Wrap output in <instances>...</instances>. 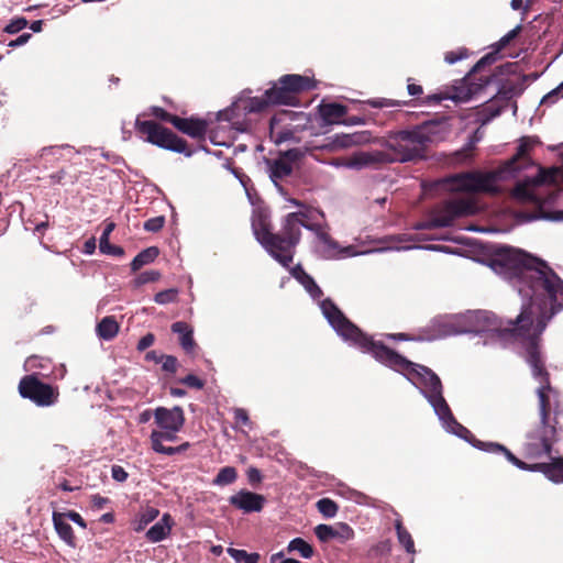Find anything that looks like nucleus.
Here are the masks:
<instances>
[{"label": "nucleus", "mask_w": 563, "mask_h": 563, "mask_svg": "<svg viewBox=\"0 0 563 563\" xmlns=\"http://www.w3.org/2000/svg\"><path fill=\"white\" fill-rule=\"evenodd\" d=\"M174 128L192 139L202 140L205 139L208 130V122L205 119L196 117H178L177 120H175Z\"/></svg>", "instance_id": "nucleus-18"}, {"label": "nucleus", "mask_w": 563, "mask_h": 563, "mask_svg": "<svg viewBox=\"0 0 563 563\" xmlns=\"http://www.w3.org/2000/svg\"><path fill=\"white\" fill-rule=\"evenodd\" d=\"M269 561H271V563H300L296 559H291V558L284 559V553L283 552H278V553L273 554L271 556Z\"/></svg>", "instance_id": "nucleus-61"}, {"label": "nucleus", "mask_w": 563, "mask_h": 563, "mask_svg": "<svg viewBox=\"0 0 563 563\" xmlns=\"http://www.w3.org/2000/svg\"><path fill=\"white\" fill-rule=\"evenodd\" d=\"M547 180V172L543 168L539 169L538 176H536L533 179L529 181L518 183L516 187L514 188V197L522 200V201H534L536 196L533 194V190L531 188L532 185H542Z\"/></svg>", "instance_id": "nucleus-21"}, {"label": "nucleus", "mask_w": 563, "mask_h": 563, "mask_svg": "<svg viewBox=\"0 0 563 563\" xmlns=\"http://www.w3.org/2000/svg\"><path fill=\"white\" fill-rule=\"evenodd\" d=\"M109 503V498L102 497L99 494L91 496V507L100 510Z\"/></svg>", "instance_id": "nucleus-59"}, {"label": "nucleus", "mask_w": 563, "mask_h": 563, "mask_svg": "<svg viewBox=\"0 0 563 563\" xmlns=\"http://www.w3.org/2000/svg\"><path fill=\"white\" fill-rule=\"evenodd\" d=\"M563 97V81L542 99V103L551 104L554 103L559 98Z\"/></svg>", "instance_id": "nucleus-53"}, {"label": "nucleus", "mask_w": 563, "mask_h": 563, "mask_svg": "<svg viewBox=\"0 0 563 563\" xmlns=\"http://www.w3.org/2000/svg\"><path fill=\"white\" fill-rule=\"evenodd\" d=\"M238 478V472L233 466L222 467L213 479V484L225 486L234 483Z\"/></svg>", "instance_id": "nucleus-35"}, {"label": "nucleus", "mask_w": 563, "mask_h": 563, "mask_svg": "<svg viewBox=\"0 0 563 563\" xmlns=\"http://www.w3.org/2000/svg\"><path fill=\"white\" fill-rule=\"evenodd\" d=\"M159 515V511L157 508L154 507H146L142 512H140L137 520H136V527L134 528L135 531H142L145 529V527L154 521Z\"/></svg>", "instance_id": "nucleus-36"}, {"label": "nucleus", "mask_w": 563, "mask_h": 563, "mask_svg": "<svg viewBox=\"0 0 563 563\" xmlns=\"http://www.w3.org/2000/svg\"><path fill=\"white\" fill-rule=\"evenodd\" d=\"M477 212L476 203L470 198H456L435 206L429 217L416 225L418 230H431L446 228L453 224L454 220L462 217L473 216Z\"/></svg>", "instance_id": "nucleus-9"}, {"label": "nucleus", "mask_w": 563, "mask_h": 563, "mask_svg": "<svg viewBox=\"0 0 563 563\" xmlns=\"http://www.w3.org/2000/svg\"><path fill=\"white\" fill-rule=\"evenodd\" d=\"M289 272L313 299H319L323 296L321 288L300 264L291 267Z\"/></svg>", "instance_id": "nucleus-20"}, {"label": "nucleus", "mask_w": 563, "mask_h": 563, "mask_svg": "<svg viewBox=\"0 0 563 563\" xmlns=\"http://www.w3.org/2000/svg\"><path fill=\"white\" fill-rule=\"evenodd\" d=\"M267 165L269 167V177L276 185L292 173V165L282 156L276 159H268Z\"/></svg>", "instance_id": "nucleus-26"}, {"label": "nucleus", "mask_w": 563, "mask_h": 563, "mask_svg": "<svg viewBox=\"0 0 563 563\" xmlns=\"http://www.w3.org/2000/svg\"><path fill=\"white\" fill-rule=\"evenodd\" d=\"M288 552H298L302 558L310 559L314 554L313 547L302 538L292 539L287 547Z\"/></svg>", "instance_id": "nucleus-33"}, {"label": "nucleus", "mask_w": 563, "mask_h": 563, "mask_svg": "<svg viewBox=\"0 0 563 563\" xmlns=\"http://www.w3.org/2000/svg\"><path fill=\"white\" fill-rule=\"evenodd\" d=\"M112 478L117 482L123 483L128 479V473L120 465H113L111 468Z\"/></svg>", "instance_id": "nucleus-56"}, {"label": "nucleus", "mask_w": 563, "mask_h": 563, "mask_svg": "<svg viewBox=\"0 0 563 563\" xmlns=\"http://www.w3.org/2000/svg\"><path fill=\"white\" fill-rule=\"evenodd\" d=\"M499 178H501V172L498 170L467 172L453 176L452 183L456 191L496 194L498 191L496 181Z\"/></svg>", "instance_id": "nucleus-13"}, {"label": "nucleus", "mask_w": 563, "mask_h": 563, "mask_svg": "<svg viewBox=\"0 0 563 563\" xmlns=\"http://www.w3.org/2000/svg\"><path fill=\"white\" fill-rule=\"evenodd\" d=\"M65 517L70 519L73 522H75L76 525H78L81 528L87 527L84 518L78 512H76L74 510H69L67 514H65Z\"/></svg>", "instance_id": "nucleus-60"}, {"label": "nucleus", "mask_w": 563, "mask_h": 563, "mask_svg": "<svg viewBox=\"0 0 563 563\" xmlns=\"http://www.w3.org/2000/svg\"><path fill=\"white\" fill-rule=\"evenodd\" d=\"M483 139L481 129H476L468 137L467 143L459 151L453 153L456 163H465L472 159L476 144Z\"/></svg>", "instance_id": "nucleus-28"}, {"label": "nucleus", "mask_w": 563, "mask_h": 563, "mask_svg": "<svg viewBox=\"0 0 563 563\" xmlns=\"http://www.w3.org/2000/svg\"><path fill=\"white\" fill-rule=\"evenodd\" d=\"M174 526V519L169 514H164L159 521L152 526L147 532L146 538L148 541L155 543L164 540L170 532Z\"/></svg>", "instance_id": "nucleus-24"}, {"label": "nucleus", "mask_w": 563, "mask_h": 563, "mask_svg": "<svg viewBox=\"0 0 563 563\" xmlns=\"http://www.w3.org/2000/svg\"><path fill=\"white\" fill-rule=\"evenodd\" d=\"M389 161V153L383 151L375 152H360L354 154L350 161L347 166L353 168H364L367 166H375L379 164H387Z\"/></svg>", "instance_id": "nucleus-19"}, {"label": "nucleus", "mask_w": 563, "mask_h": 563, "mask_svg": "<svg viewBox=\"0 0 563 563\" xmlns=\"http://www.w3.org/2000/svg\"><path fill=\"white\" fill-rule=\"evenodd\" d=\"M246 475H247L249 483L252 486L258 485L263 479L261 471L256 467H250L246 472Z\"/></svg>", "instance_id": "nucleus-54"}, {"label": "nucleus", "mask_w": 563, "mask_h": 563, "mask_svg": "<svg viewBox=\"0 0 563 563\" xmlns=\"http://www.w3.org/2000/svg\"><path fill=\"white\" fill-rule=\"evenodd\" d=\"M22 398L29 399L38 407H51L58 401L59 390L49 384L43 383L35 374L23 376L18 386Z\"/></svg>", "instance_id": "nucleus-12"}, {"label": "nucleus", "mask_w": 563, "mask_h": 563, "mask_svg": "<svg viewBox=\"0 0 563 563\" xmlns=\"http://www.w3.org/2000/svg\"><path fill=\"white\" fill-rule=\"evenodd\" d=\"M335 534H336L335 539H338V540H340V542L344 543L354 538V530L347 523L341 522L335 528Z\"/></svg>", "instance_id": "nucleus-46"}, {"label": "nucleus", "mask_w": 563, "mask_h": 563, "mask_svg": "<svg viewBox=\"0 0 563 563\" xmlns=\"http://www.w3.org/2000/svg\"><path fill=\"white\" fill-rule=\"evenodd\" d=\"M164 224H165V217L164 216H158V217H154V218H151L148 220H146L144 222V230L147 231V232H158L161 231L163 228H164Z\"/></svg>", "instance_id": "nucleus-47"}, {"label": "nucleus", "mask_w": 563, "mask_h": 563, "mask_svg": "<svg viewBox=\"0 0 563 563\" xmlns=\"http://www.w3.org/2000/svg\"><path fill=\"white\" fill-rule=\"evenodd\" d=\"M227 553L236 562V563H258L260 554L247 553L245 550H239L234 548H228Z\"/></svg>", "instance_id": "nucleus-34"}, {"label": "nucleus", "mask_w": 563, "mask_h": 563, "mask_svg": "<svg viewBox=\"0 0 563 563\" xmlns=\"http://www.w3.org/2000/svg\"><path fill=\"white\" fill-rule=\"evenodd\" d=\"M307 218L305 212H290L283 219L280 231L275 233L272 232L268 216L258 211L252 218V229L266 252L282 266L289 268L301 239V225H305Z\"/></svg>", "instance_id": "nucleus-3"}, {"label": "nucleus", "mask_w": 563, "mask_h": 563, "mask_svg": "<svg viewBox=\"0 0 563 563\" xmlns=\"http://www.w3.org/2000/svg\"><path fill=\"white\" fill-rule=\"evenodd\" d=\"M316 507L324 518L335 517L339 510L338 504L327 497L319 499L316 504Z\"/></svg>", "instance_id": "nucleus-37"}, {"label": "nucleus", "mask_w": 563, "mask_h": 563, "mask_svg": "<svg viewBox=\"0 0 563 563\" xmlns=\"http://www.w3.org/2000/svg\"><path fill=\"white\" fill-rule=\"evenodd\" d=\"M155 423L164 430L179 431L185 423L184 410L179 406L172 409L158 407L154 411Z\"/></svg>", "instance_id": "nucleus-14"}, {"label": "nucleus", "mask_w": 563, "mask_h": 563, "mask_svg": "<svg viewBox=\"0 0 563 563\" xmlns=\"http://www.w3.org/2000/svg\"><path fill=\"white\" fill-rule=\"evenodd\" d=\"M528 297L531 301H539L538 312L530 302L506 327L494 313L487 311L479 312L477 320L483 322V330L496 331L500 339L520 343L532 376L540 383L537 389L539 422L527 432L522 444L523 457L531 462L520 460L505 445L496 442L475 440L473 444L490 453H503L519 470L542 473L549 481L560 484L563 483V457L552 456V452L554 443L563 433L560 420L563 418V407L558 391L551 386L550 374L544 365L541 335L551 319L563 309V295L553 290L550 294L544 291L539 297L532 294Z\"/></svg>", "instance_id": "nucleus-1"}, {"label": "nucleus", "mask_w": 563, "mask_h": 563, "mask_svg": "<svg viewBox=\"0 0 563 563\" xmlns=\"http://www.w3.org/2000/svg\"><path fill=\"white\" fill-rule=\"evenodd\" d=\"M159 251L156 246L147 247L141 251L131 262L132 272L140 271L144 265L151 264L158 256Z\"/></svg>", "instance_id": "nucleus-30"}, {"label": "nucleus", "mask_w": 563, "mask_h": 563, "mask_svg": "<svg viewBox=\"0 0 563 563\" xmlns=\"http://www.w3.org/2000/svg\"><path fill=\"white\" fill-rule=\"evenodd\" d=\"M265 497L263 495L242 489L229 498L230 505L245 514L258 512L264 508Z\"/></svg>", "instance_id": "nucleus-16"}, {"label": "nucleus", "mask_w": 563, "mask_h": 563, "mask_svg": "<svg viewBox=\"0 0 563 563\" xmlns=\"http://www.w3.org/2000/svg\"><path fill=\"white\" fill-rule=\"evenodd\" d=\"M532 147V141L529 137H522L517 153L508 159L498 172H501V175L511 174L529 166L531 164L529 152Z\"/></svg>", "instance_id": "nucleus-17"}, {"label": "nucleus", "mask_w": 563, "mask_h": 563, "mask_svg": "<svg viewBox=\"0 0 563 563\" xmlns=\"http://www.w3.org/2000/svg\"><path fill=\"white\" fill-rule=\"evenodd\" d=\"M391 547H393V544L389 539L382 540V541L377 542L376 544H374L369 549L368 556L369 558H379V556L388 555L391 551Z\"/></svg>", "instance_id": "nucleus-39"}, {"label": "nucleus", "mask_w": 563, "mask_h": 563, "mask_svg": "<svg viewBox=\"0 0 563 563\" xmlns=\"http://www.w3.org/2000/svg\"><path fill=\"white\" fill-rule=\"evenodd\" d=\"M119 332V324L114 317H104L97 325V333L103 340H112Z\"/></svg>", "instance_id": "nucleus-29"}, {"label": "nucleus", "mask_w": 563, "mask_h": 563, "mask_svg": "<svg viewBox=\"0 0 563 563\" xmlns=\"http://www.w3.org/2000/svg\"><path fill=\"white\" fill-rule=\"evenodd\" d=\"M234 420L236 423H240L242 426H246L250 423L249 413L243 408H235L234 409Z\"/></svg>", "instance_id": "nucleus-57"}, {"label": "nucleus", "mask_w": 563, "mask_h": 563, "mask_svg": "<svg viewBox=\"0 0 563 563\" xmlns=\"http://www.w3.org/2000/svg\"><path fill=\"white\" fill-rule=\"evenodd\" d=\"M177 298H178V289L169 288V289L158 291L154 297V301L158 305H166V303L177 301Z\"/></svg>", "instance_id": "nucleus-43"}, {"label": "nucleus", "mask_w": 563, "mask_h": 563, "mask_svg": "<svg viewBox=\"0 0 563 563\" xmlns=\"http://www.w3.org/2000/svg\"><path fill=\"white\" fill-rule=\"evenodd\" d=\"M375 360L421 385L428 400L443 393L441 379L431 368L407 360L387 345L379 347Z\"/></svg>", "instance_id": "nucleus-6"}, {"label": "nucleus", "mask_w": 563, "mask_h": 563, "mask_svg": "<svg viewBox=\"0 0 563 563\" xmlns=\"http://www.w3.org/2000/svg\"><path fill=\"white\" fill-rule=\"evenodd\" d=\"M428 401L432 405L435 413L439 416V418L441 420H443L445 423L452 422L453 424L456 426V428L459 430L470 433V431L465 427H463L455 420L448 402L445 401V399L443 397V393L440 394L439 396H435V397L429 399Z\"/></svg>", "instance_id": "nucleus-23"}, {"label": "nucleus", "mask_w": 563, "mask_h": 563, "mask_svg": "<svg viewBox=\"0 0 563 563\" xmlns=\"http://www.w3.org/2000/svg\"><path fill=\"white\" fill-rule=\"evenodd\" d=\"M152 449L156 453L165 454V455H174L176 453H179V449L177 446H165L163 443L152 444Z\"/></svg>", "instance_id": "nucleus-55"}, {"label": "nucleus", "mask_w": 563, "mask_h": 563, "mask_svg": "<svg viewBox=\"0 0 563 563\" xmlns=\"http://www.w3.org/2000/svg\"><path fill=\"white\" fill-rule=\"evenodd\" d=\"M365 103L371 106L372 108L382 109V108L408 106L409 101L394 100V99H387V98H375V99H369V100L365 101Z\"/></svg>", "instance_id": "nucleus-38"}, {"label": "nucleus", "mask_w": 563, "mask_h": 563, "mask_svg": "<svg viewBox=\"0 0 563 563\" xmlns=\"http://www.w3.org/2000/svg\"><path fill=\"white\" fill-rule=\"evenodd\" d=\"M179 382L190 388H196V389H202L205 386V382L194 374H188L187 376L181 378Z\"/></svg>", "instance_id": "nucleus-51"}, {"label": "nucleus", "mask_w": 563, "mask_h": 563, "mask_svg": "<svg viewBox=\"0 0 563 563\" xmlns=\"http://www.w3.org/2000/svg\"><path fill=\"white\" fill-rule=\"evenodd\" d=\"M305 228H307L308 230H312V231H316L317 232V235L319 238V240L327 246H329L330 249L332 250H336L338 247V243L331 238V235L329 233H327L325 231H323L320 225L318 224H307L305 222Z\"/></svg>", "instance_id": "nucleus-40"}, {"label": "nucleus", "mask_w": 563, "mask_h": 563, "mask_svg": "<svg viewBox=\"0 0 563 563\" xmlns=\"http://www.w3.org/2000/svg\"><path fill=\"white\" fill-rule=\"evenodd\" d=\"M154 341H155V335L153 333L145 334L137 342V350L140 352L145 351L147 347L153 345Z\"/></svg>", "instance_id": "nucleus-58"}, {"label": "nucleus", "mask_w": 563, "mask_h": 563, "mask_svg": "<svg viewBox=\"0 0 563 563\" xmlns=\"http://www.w3.org/2000/svg\"><path fill=\"white\" fill-rule=\"evenodd\" d=\"M27 25V20L23 16L12 19L10 23L4 27V32L9 34H15L22 31Z\"/></svg>", "instance_id": "nucleus-48"}, {"label": "nucleus", "mask_w": 563, "mask_h": 563, "mask_svg": "<svg viewBox=\"0 0 563 563\" xmlns=\"http://www.w3.org/2000/svg\"><path fill=\"white\" fill-rule=\"evenodd\" d=\"M314 534L321 542H329L336 538L335 528L329 525H318L314 528Z\"/></svg>", "instance_id": "nucleus-42"}, {"label": "nucleus", "mask_w": 563, "mask_h": 563, "mask_svg": "<svg viewBox=\"0 0 563 563\" xmlns=\"http://www.w3.org/2000/svg\"><path fill=\"white\" fill-rule=\"evenodd\" d=\"M395 529L397 533L398 542L405 548L409 554H415V542L410 532L404 527L401 519H396Z\"/></svg>", "instance_id": "nucleus-31"}, {"label": "nucleus", "mask_w": 563, "mask_h": 563, "mask_svg": "<svg viewBox=\"0 0 563 563\" xmlns=\"http://www.w3.org/2000/svg\"><path fill=\"white\" fill-rule=\"evenodd\" d=\"M161 273L158 271H145L136 276L134 279V284L136 287L147 284V283H154L157 282L161 278Z\"/></svg>", "instance_id": "nucleus-45"}, {"label": "nucleus", "mask_w": 563, "mask_h": 563, "mask_svg": "<svg viewBox=\"0 0 563 563\" xmlns=\"http://www.w3.org/2000/svg\"><path fill=\"white\" fill-rule=\"evenodd\" d=\"M440 125L437 121H427L412 129L390 133L386 141V148L390 152L388 163H407L424 158L428 144L439 134Z\"/></svg>", "instance_id": "nucleus-4"}, {"label": "nucleus", "mask_w": 563, "mask_h": 563, "mask_svg": "<svg viewBox=\"0 0 563 563\" xmlns=\"http://www.w3.org/2000/svg\"><path fill=\"white\" fill-rule=\"evenodd\" d=\"M272 106L266 92L261 97L242 95L233 103V111L239 115L260 114Z\"/></svg>", "instance_id": "nucleus-15"}, {"label": "nucleus", "mask_w": 563, "mask_h": 563, "mask_svg": "<svg viewBox=\"0 0 563 563\" xmlns=\"http://www.w3.org/2000/svg\"><path fill=\"white\" fill-rule=\"evenodd\" d=\"M303 155L305 152H302L300 148H290L280 153L279 156L287 159L292 165V163L300 161Z\"/></svg>", "instance_id": "nucleus-52"}, {"label": "nucleus", "mask_w": 563, "mask_h": 563, "mask_svg": "<svg viewBox=\"0 0 563 563\" xmlns=\"http://www.w3.org/2000/svg\"><path fill=\"white\" fill-rule=\"evenodd\" d=\"M32 37V35L30 33H23L22 35H20L18 38L15 40H12L8 46L10 47H16V46H21V45H24L25 43L29 42V40Z\"/></svg>", "instance_id": "nucleus-63"}, {"label": "nucleus", "mask_w": 563, "mask_h": 563, "mask_svg": "<svg viewBox=\"0 0 563 563\" xmlns=\"http://www.w3.org/2000/svg\"><path fill=\"white\" fill-rule=\"evenodd\" d=\"M150 114L159 121L170 123L173 126L175 125V120L178 118V115L172 114L165 109L156 106L150 108Z\"/></svg>", "instance_id": "nucleus-44"}, {"label": "nucleus", "mask_w": 563, "mask_h": 563, "mask_svg": "<svg viewBox=\"0 0 563 563\" xmlns=\"http://www.w3.org/2000/svg\"><path fill=\"white\" fill-rule=\"evenodd\" d=\"M178 431L174 430H153L151 433V444L163 443V441H175Z\"/></svg>", "instance_id": "nucleus-41"}, {"label": "nucleus", "mask_w": 563, "mask_h": 563, "mask_svg": "<svg viewBox=\"0 0 563 563\" xmlns=\"http://www.w3.org/2000/svg\"><path fill=\"white\" fill-rule=\"evenodd\" d=\"M66 176V172L64 169H59L56 173H53L48 176L49 185H59L63 183Z\"/></svg>", "instance_id": "nucleus-62"}, {"label": "nucleus", "mask_w": 563, "mask_h": 563, "mask_svg": "<svg viewBox=\"0 0 563 563\" xmlns=\"http://www.w3.org/2000/svg\"><path fill=\"white\" fill-rule=\"evenodd\" d=\"M174 333L179 335V344L186 353H192L197 347V344L194 340V330L192 328L184 321L174 322L170 327Z\"/></svg>", "instance_id": "nucleus-22"}, {"label": "nucleus", "mask_w": 563, "mask_h": 563, "mask_svg": "<svg viewBox=\"0 0 563 563\" xmlns=\"http://www.w3.org/2000/svg\"><path fill=\"white\" fill-rule=\"evenodd\" d=\"M135 130L144 141L161 148L184 154L190 157L194 151L189 147L187 141L172 130L165 128L155 120H142L139 115L135 120Z\"/></svg>", "instance_id": "nucleus-8"}, {"label": "nucleus", "mask_w": 563, "mask_h": 563, "mask_svg": "<svg viewBox=\"0 0 563 563\" xmlns=\"http://www.w3.org/2000/svg\"><path fill=\"white\" fill-rule=\"evenodd\" d=\"M65 514L54 511L53 523L59 538L65 541L68 545L75 547V534L71 526L65 521Z\"/></svg>", "instance_id": "nucleus-27"}, {"label": "nucleus", "mask_w": 563, "mask_h": 563, "mask_svg": "<svg viewBox=\"0 0 563 563\" xmlns=\"http://www.w3.org/2000/svg\"><path fill=\"white\" fill-rule=\"evenodd\" d=\"M407 90H408V93L413 97H419L423 93L422 86L413 84V82H409L407 85Z\"/></svg>", "instance_id": "nucleus-64"}, {"label": "nucleus", "mask_w": 563, "mask_h": 563, "mask_svg": "<svg viewBox=\"0 0 563 563\" xmlns=\"http://www.w3.org/2000/svg\"><path fill=\"white\" fill-rule=\"evenodd\" d=\"M522 26L519 24L511 31H509L506 35H504L497 43L496 49L483 56L471 69V71L466 75L463 81L454 88V95L452 96L453 100L456 101H467L472 99L475 95H477L485 86L490 84L498 74L510 73L514 64L506 63L505 65L496 67V70L490 75H482L478 78V82L475 80L476 75L482 73L486 66H490L498 58V53L507 47L511 41H514L521 32Z\"/></svg>", "instance_id": "nucleus-5"}, {"label": "nucleus", "mask_w": 563, "mask_h": 563, "mask_svg": "<svg viewBox=\"0 0 563 563\" xmlns=\"http://www.w3.org/2000/svg\"><path fill=\"white\" fill-rule=\"evenodd\" d=\"M314 88L316 81L312 78L289 74L282 76L265 92L272 106H297L299 103V95Z\"/></svg>", "instance_id": "nucleus-10"}, {"label": "nucleus", "mask_w": 563, "mask_h": 563, "mask_svg": "<svg viewBox=\"0 0 563 563\" xmlns=\"http://www.w3.org/2000/svg\"><path fill=\"white\" fill-rule=\"evenodd\" d=\"M492 268L504 278L515 282L522 296L539 297L540 294L560 291L563 295V279L543 261L528 253L503 246L490 261Z\"/></svg>", "instance_id": "nucleus-2"}, {"label": "nucleus", "mask_w": 563, "mask_h": 563, "mask_svg": "<svg viewBox=\"0 0 563 563\" xmlns=\"http://www.w3.org/2000/svg\"><path fill=\"white\" fill-rule=\"evenodd\" d=\"M468 56V51L466 48H459L456 51H450L444 54V60L448 64H454L459 60H462Z\"/></svg>", "instance_id": "nucleus-50"}, {"label": "nucleus", "mask_w": 563, "mask_h": 563, "mask_svg": "<svg viewBox=\"0 0 563 563\" xmlns=\"http://www.w3.org/2000/svg\"><path fill=\"white\" fill-rule=\"evenodd\" d=\"M114 229V223H109L103 230L100 240H99V249L100 252L108 255L113 256H122L124 254V250L122 247H110L109 235Z\"/></svg>", "instance_id": "nucleus-32"}, {"label": "nucleus", "mask_w": 563, "mask_h": 563, "mask_svg": "<svg viewBox=\"0 0 563 563\" xmlns=\"http://www.w3.org/2000/svg\"><path fill=\"white\" fill-rule=\"evenodd\" d=\"M308 121V118L301 111L282 110L269 120V136L275 144L287 141L299 142L296 133L303 130Z\"/></svg>", "instance_id": "nucleus-11"}, {"label": "nucleus", "mask_w": 563, "mask_h": 563, "mask_svg": "<svg viewBox=\"0 0 563 563\" xmlns=\"http://www.w3.org/2000/svg\"><path fill=\"white\" fill-rule=\"evenodd\" d=\"M321 310L332 328L344 340L352 342L363 352L371 353L375 358L378 350L385 344L375 341L372 336L364 333L357 325L350 321L333 300L327 298L321 302Z\"/></svg>", "instance_id": "nucleus-7"}, {"label": "nucleus", "mask_w": 563, "mask_h": 563, "mask_svg": "<svg viewBox=\"0 0 563 563\" xmlns=\"http://www.w3.org/2000/svg\"><path fill=\"white\" fill-rule=\"evenodd\" d=\"M162 369L172 375L176 374L179 363L176 356L173 355H164L162 361Z\"/></svg>", "instance_id": "nucleus-49"}, {"label": "nucleus", "mask_w": 563, "mask_h": 563, "mask_svg": "<svg viewBox=\"0 0 563 563\" xmlns=\"http://www.w3.org/2000/svg\"><path fill=\"white\" fill-rule=\"evenodd\" d=\"M319 113L327 123H345L343 118L347 113V107L340 103H323L319 107Z\"/></svg>", "instance_id": "nucleus-25"}]
</instances>
